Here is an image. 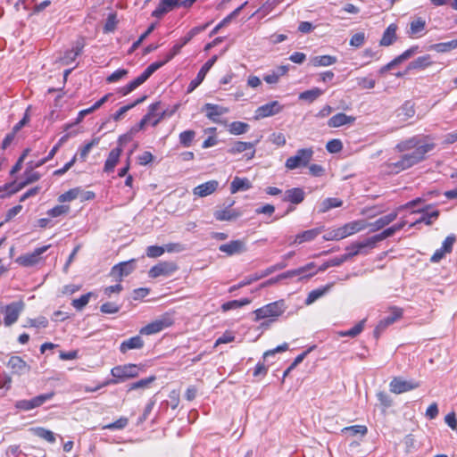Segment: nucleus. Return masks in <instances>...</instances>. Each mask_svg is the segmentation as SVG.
<instances>
[{"label":"nucleus","instance_id":"obj_38","mask_svg":"<svg viewBox=\"0 0 457 457\" xmlns=\"http://www.w3.org/2000/svg\"><path fill=\"white\" fill-rule=\"evenodd\" d=\"M343 204V201L339 198L329 197L324 199L320 205V212L324 213L328 212L332 208L340 207Z\"/></svg>","mask_w":457,"mask_h":457},{"label":"nucleus","instance_id":"obj_2","mask_svg":"<svg viewBox=\"0 0 457 457\" xmlns=\"http://www.w3.org/2000/svg\"><path fill=\"white\" fill-rule=\"evenodd\" d=\"M142 368L137 364L117 365L111 370L112 378L104 383V385H117L128 379L138 377Z\"/></svg>","mask_w":457,"mask_h":457},{"label":"nucleus","instance_id":"obj_13","mask_svg":"<svg viewBox=\"0 0 457 457\" xmlns=\"http://www.w3.org/2000/svg\"><path fill=\"white\" fill-rule=\"evenodd\" d=\"M316 265L314 262H309L305 266L300 267L298 269L287 270L280 275L278 278H289L293 277L299 276L300 278H308L314 276L317 273V270H313Z\"/></svg>","mask_w":457,"mask_h":457},{"label":"nucleus","instance_id":"obj_49","mask_svg":"<svg viewBox=\"0 0 457 457\" xmlns=\"http://www.w3.org/2000/svg\"><path fill=\"white\" fill-rule=\"evenodd\" d=\"M100 142V137H94L90 142L87 143L85 145L79 148V157L81 161H86L88 154L91 149L97 145Z\"/></svg>","mask_w":457,"mask_h":457},{"label":"nucleus","instance_id":"obj_8","mask_svg":"<svg viewBox=\"0 0 457 457\" xmlns=\"http://www.w3.org/2000/svg\"><path fill=\"white\" fill-rule=\"evenodd\" d=\"M25 308V303L22 300L12 302L4 306L3 310L4 317V324L5 327H10L14 324L21 313L23 312Z\"/></svg>","mask_w":457,"mask_h":457},{"label":"nucleus","instance_id":"obj_43","mask_svg":"<svg viewBox=\"0 0 457 457\" xmlns=\"http://www.w3.org/2000/svg\"><path fill=\"white\" fill-rule=\"evenodd\" d=\"M457 48V39L449 42L437 43L430 46V49L437 53H446Z\"/></svg>","mask_w":457,"mask_h":457},{"label":"nucleus","instance_id":"obj_19","mask_svg":"<svg viewBox=\"0 0 457 457\" xmlns=\"http://www.w3.org/2000/svg\"><path fill=\"white\" fill-rule=\"evenodd\" d=\"M178 269L173 262H162L152 267L148 272L150 278H158L160 276H170Z\"/></svg>","mask_w":457,"mask_h":457},{"label":"nucleus","instance_id":"obj_42","mask_svg":"<svg viewBox=\"0 0 457 457\" xmlns=\"http://www.w3.org/2000/svg\"><path fill=\"white\" fill-rule=\"evenodd\" d=\"M323 94V90L319 87H313L310 90L303 91L300 93L299 99L308 101L312 103L319 98Z\"/></svg>","mask_w":457,"mask_h":457},{"label":"nucleus","instance_id":"obj_64","mask_svg":"<svg viewBox=\"0 0 457 457\" xmlns=\"http://www.w3.org/2000/svg\"><path fill=\"white\" fill-rule=\"evenodd\" d=\"M100 310L103 313L105 314H114L120 311V307L113 303L108 302L103 303L100 307Z\"/></svg>","mask_w":457,"mask_h":457},{"label":"nucleus","instance_id":"obj_10","mask_svg":"<svg viewBox=\"0 0 457 457\" xmlns=\"http://www.w3.org/2000/svg\"><path fill=\"white\" fill-rule=\"evenodd\" d=\"M376 245L372 237H370L364 239L363 241L354 242L352 245H350L348 247H346L347 253H345V255L349 260L353 256L359 254H368L370 251L374 249Z\"/></svg>","mask_w":457,"mask_h":457},{"label":"nucleus","instance_id":"obj_39","mask_svg":"<svg viewBox=\"0 0 457 457\" xmlns=\"http://www.w3.org/2000/svg\"><path fill=\"white\" fill-rule=\"evenodd\" d=\"M30 431L37 436L47 441L48 443H54L55 442V436L54 432L51 430H48L46 428L37 427V428H32Z\"/></svg>","mask_w":457,"mask_h":457},{"label":"nucleus","instance_id":"obj_35","mask_svg":"<svg viewBox=\"0 0 457 457\" xmlns=\"http://www.w3.org/2000/svg\"><path fill=\"white\" fill-rule=\"evenodd\" d=\"M396 25L390 24L386 29L384 31L382 38L380 40V45L383 46H388L394 43L396 38Z\"/></svg>","mask_w":457,"mask_h":457},{"label":"nucleus","instance_id":"obj_52","mask_svg":"<svg viewBox=\"0 0 457 457\" xmlns=\"http://www.w3.org/2000/svg\"><path fill=\"white\" fill-rule=\"evenodd\" d=\"M118 23L117 14L115 12L109 13L105 24L104 26V32L110 33L113 32Z\"/></svg>","mask_w":457,"mask_h":457},{"label":"nucleus","instance_id":"obj_11","mask_svg":"<svg viewBox=\"0 0 457 457\" xmlns=\"http://www.w3.org/2000/svg\"><path fill=\"white\" fill-rule=\"evenodd\" d=\"M420 386V381L413 379L405 380L402 377H395L389 384L390 391L396 395L414 390Z\"/></svg>","mask_w":457,"mask_h":457},{"label":"nucleus","instance_id":"obj_31","mask_svg":"<svg viewBox=\"0 0 457 457\" xmlns=\"http://www.w3.org/2000/svg\"><path fill=\"white\" fill-rule=\"evenodd\" d=\"M40 179V174L37 171L26 170L25 171V179L19 184L14 182V188L11 189L7 195H12L21 190L27 185L31 184L33 182L37 181Z\"/></svg>","mask_w":457,"mask_h":457},{"label":"nucleus","instance_id":"obj_28","mask_svg":"<svg viewBox=\"0 0 457 457\" xmlns=\"http://www.w3.org/2000/svg\"><path fill=\"white\" fill-rule=\"evenodd\" d=\"M122 153V147L118 146L113 148L108 154V157L104 162V171L110 173L112 172L115 166L118 164L120 157Z\"/></svg>","mask_w":457,"mask_h":457},{"label":"nucleus","instance_id":"obj_9","mask_svg":"<svg viewBox=\"0 0 457 457\" xmlns=\"http://www.w3.org/2000/svg\"><path fill=\"white\" fill-rule=\"evenodd\" d=\"M172 324V319L165 314L154 321L148 323L139 330L140 335H154L161 332L162 329L170 327Z\"/></svg>","mask_w":457,"mask_h":457},{"label":"nucleus","instance_id":"obj_56","mask_svg":"<svg viewBox=\"0 0 457 457\" xmlns=\"http://www.w3.org/2000/svg\"><path fill=\"white\" fill-rule=\"evenodd\" d=\"M395 232H397V231L395 230V227L392 226V227L386 228L381 233L377 234L371 237H372L375 245H377L378 242H380L387 237H392Z\"/></svg>","mask_w":457,"mask_h":457},{"label":"nucleus","instance_id":"obj_14","mask_svg":"<svg viewBox=\"0 0 457 457\" xmlns=\"http://www.w3.org/2000/svg\"><path fill=\"white\" fill-rule=\"evenodd\" d=\"M135 268V260L131 259L128 262H120L114 265L111 270L110 275L120 282L124 277L132 273Z\"/></svg>","mask_w":457,"mask_h":457},{"label":"nucleus","instance_id":"obj_23","mask_svg":"<svg viewBox=\"0 0 457 457\" xmlns=\"http://www.w3.org/2000/svg\"><path fill=\"white\" fill-rule=\"evenodd\" d=\"M368 228V222L364 220H353L340 227L343 238L362 231Z\"/></svg>","mask_w":457,"mask_h":457},{"label":"nucleus","instance_id":"obj_60","mask_svg":"<svg viewBox=\"0 0 457 457\" xmlns=\"http://www.w3.org/2000/svg\"><path fill=\"white\" fill-rule=\"evenodd\" d=\"M165 252V249L163 246H158V245H150L146 248V255L149 258H157L161 255H162Z\"/></svg>","mask_w":457,"mask_h":457},{"label":"nucleus","instance_id":"obj_34","mask_svg":"<svg viewBox=\"0 0 457 457\" xmlns=\"http://www.w3.org/2000/svg\"><path fill=\"white\" fill-rule=\"evenodd\" d=\"M425 29H426V21L423 18L419 17L410 23V29H409L408 33L411 36L419 37L422 35Z\"/></svg>","mask_w":457,"mask_h":457},{"label":"nucleus","instance_id":"obj_37","mask_svg":"<svg viewBox=\"0 0 457 457\" xmlns=\"http://www.w3.org/2000/svg\"><path fill=\"white\" fill-rule=\"evenodd\" d=\"M337 62V57L332 55L315 56L311 61L315 67H327L335 64Z\"/></svg>","mask_w":457,"mask_h":457},{"label":"nucleus","instance_id":"obj_6","mask_svg":"<svg viewBox=\"0 0 457 457\" xmlns=\"http://www.w3.org/2000/svg\"><path fill=\"white\" fill-rule=\"evenodd\" d=\"M419 202H420V198L412 200V201L407 203L406 204L400 206L397 209V211L390 212L386 215H384V216L380 217L379 219L376 220L374 222L368 223V227L370 228L371 232L378 231V230L385 228L388 224H390L392 221H394L397 218L399 210L405 209V208H412Z\"/></svg>","mask_w":457,"mask_h":457},{"label":"nucleus","instance_id":"obj_20","mask_svg":"<svg viewBox=\"0 0 457 457\" xmlns=\"http://www.w3.org/2000/svg\"><path fill=\"white\" fill-rule=\"evenodd\" d=\"M219 250L225 253L227 255L231 256L239 254L246 251L245 242L241 239L232 240L227 244L220 245Z\"/></svg>","mask_w":457,"mask_h":457},{"label":"nucleus","instance_id":"obj_62","mask_svg":"<svg viewBox=\"0 0 457 457\" xmlns=\"http://www.w3.org/2000/svg\"><path fill=\"white\" fill-rule=\"evenodd\" d=\"M128 74V71L125 69H119L109 75L106 79L107 82L114 83L124 78Z\"/></svg>","mask_w":457,"mask_h":457},{"label":"nucleus","instance_id":"obj_41","mask_svg":"<svg viewBox=\"0 0 457 457\" xmlns=\"http://www.w3.org/2000/svg\"><path fill=\"white\" fill-rule=\"evenodd\" d=\"M156 379L155 376H150L148 378L140 379L138 381L130 383L128 386V391L138 390V389H145L150 386V385Z\"/></svg>","mask_w":457,"mask_h":457},{"label":"nucleus","instance_id":"obj_63","mask_svg":"<svg viewBox=\"0 0 457 457\" xmlns=\"http://www.w3.org/2000/svg\"><path fill=\"white\" fill-rule=\"evenodd\" d=\"M168 62H165V58L162 61L154 62L151 63L145 71V75L149 79V77L156 71L158 69L162 67L164 64H166Z\"/></svg>","mask_w":457,"mask_h":457},{"label":"nucleus","instance_id":"obj_30","mask_svg":"<svg viewBox=\"0 0 457 457\" xmlns=\"http://www.w3.org/2000/svg\"><path fill=\"white\" fill-rule=\"evenodd\" d=\"M145 343L142 337L137 335L121 342L120 351L126 353L129 350L141 349Z\"/></svg>","mask_w":457,"mask_h":457},{"label":"nucleus","instance_id":"obj_46","mask_svg":"<svg viewBox=\"0 0 457 457\" xmlns=\"http://www.w3.org/2000/svg\"><path fill=\"white\" fill-rule=\"evenodd\" d=\"M146 98L145 96L137 99L134 103L130 104H128V105H124L122 107H120L113 115H112V119L115 120V121H118L120 120L123 115L129 111L130 110L131 108L135 107L136 105L141 104L142 102L145 101V99Z\"/></svg>","mask_w":457,"mask_h":457},{"label":"nucleus","instance_id":"obj_24","mask_svg":"<svg viewBox=\"0 0 457 457\" xmlns=\"http://www.w3.org/2000/svg\"><path fill=\"white\" fill-rule=\"evenodd\" d=\"M219 188V182L217 180H209L205 183L200 184L193 189V194L198 197H206Z\"/></svg>","mask_w":457,"mask_h":457},{"label":"nucleus","instance_id":"obj_40","mask_svg":"<svg viewBox=\"0 0 457 457\" xmlns=\"http://www.w3.org/2000/svg\"><path fill=\"white\" fill-rule=\"evenodd\" d=\"M331 287H332V284H329L321 288H318V289L311 291L305 300V303L308 305L312 304L316 300H318L319 298L323 296L331 288Z\"/></svg>","mask_w":457,"mask_h":457},{"label":"nucleus","instance_id":"obj_54","mask_svg":"<svg viewBox=\"0 0 457 457\" xmlns=\"http://www.w3.org/2000/svg\"><path fill=\"white\" fill-rule=\"evenodd\" d=\"M70 212L69 205H56L54 208L47 211V215L55 218L62 215H65Z\"/></svg>","mask_w":457,"mask_h":457},{"label":"nucleus","instance_id":"obj_58","mask_svg":"<svg viewBox=\"0 0 457 457\" xmlns=\"http://www.w3.org/2000/svg\"><path fill=\"white\" fill-rule=\"evenodd\" d=\"M128 423H129L128 418L120 417L116 421L104 426V429H110V430L122 429V428H124L128 425Z\"/></svg>","mask_w":457,"mask_h":457},{"label":"nucleus","instance_id":"obj_29","mask_svg":"<svg viewBox=\"0 0 457 457\" xmlns=\"http://www.w3.org/2000/svg\"><path fill=\"white\" fill-rule=\"evenodd\" d=\"M356 118L353 116L346 115L345 113L339 112L332 116L328 120L329 128H338L346 124H352L355 121Z\"/></svg>","mask_w":457,"mask_h":457},{"label":"nucleus","instance_id":"obj_53","mask_svg":"<svg viewBox=\"0 0 457 457\" xmlns=\"http://www.w3.org/2000/svg\"><path fill=\"white\" fill-rule=\"evenodd\" d=\"M343 433H350L352 436H356L360 434L361 436H365L368 432V428L366 426L362 425H353L350 427L344 428L342 429Z\"/></svg>","mask_w":457,"mask_h":457},{"label":"nucleus","instance_id":"obj_45","mask_svg":"<svg viewBox=\"0 0 457 457\" xmlns=\"http://www.w3.org/2000/svg\"><path fill=\"white\" fill-rule=\"evenodd\" d=\"M249 125L243 121H233L229 124L228 131L232 135H242L248 131Z\"/></svg>","mask_w":457,"mask_h":457},{"label":"nucleus","instance_id":"obj_15","mask_svg":"<svg viewBox=\"0 0 457 457\" xmlns=\"http://www.w3.org/2000/svg\"><path fill=\"white\" fill-rule=\"evenodd\" d=\"M217 59V55H213L202 66L196 77L189 83L187 87V93L193 92L204 81L206 74L208 73L210 69L214 65Z\"/></svg>","mask_w":457,"mask_h":457},{"label":"nucleus","instance_id":"obj_33","mask_svg":"<svg viewBox=\"0 0 457 457\" xmlns=\"http://www.w3.org/2000/svg\"><path fill=\"white\" fill-rule=\"evenodd\" d=\"M251 187L252 184L248 179L235 177L230 184V193L236 194L238 191H245Z\"/></svg>","mask_w":457,"mask_h":457},{"label":"nucleus","instance_id":"obj_1","mask_svg":"<svg viewBox=\"0 0 457 457\" xmlns=\"http://www.w3.org/2000/svg\"><path fill=\"white\" fill-rule=\"evenodd\" d=\"M426 138L428 137L415 136L398 143L395 146L398 152H411L403 154L397 162H386L387 170L392 173H399L422 162L426 154L435 148V144L425 141Z\"/></svg>","mask_w":457,"mask_h":457},{"label":"nucleus","instance_id":"obj_16","mask_svg":"<svg viewBox=\"0 0 457 457\" xmlns=\"http://www.w3.org/2000/svg\"><path fill=\"white\" fill-rule=\"evenodd\" d=\"M283 109V106L279 104L278 101H271L268 104L261 105L255 111V119H263L266 117L273 116L280 112Z\"/></svg>","mask_w":457,"mask_h":457},{"label":"nucleus","instance_id":"obj_44","mask_svg":"<svg viewBox=\"0 0 457 457\" xmlns=\"http://www.w3.org/2000/svg\"><path fill=\"white\" fill-rule=\"evenodd\" d=\"M250 303H251V300L248 299V298H243V299H240V300H232V301H228L227 303H224L221 305V310L223 312H228V311H230V310H233V309L241 308L243 306H245V305L249 304Z\"/></svg>","mask_w":457,"mask_h":457},{"label":"nucleus","instance_id":"obj_4","mask_svg":"<svg viewBox=\"0 0 457 457\" xmlns=\"http://www.w3.org/2000/svg\"><path fill=\"white\" fill-rule=\"evenodd\" d=\"M313 154L314 152L312 147L301 148L296 151L294 156L287 159L285 166L289 170L306 167L312 159Z\"/></svg>","mask_w":457,"mask_h":457},{"label":"nucleus","instance_id":"obj_36","mask_svg":"<svg viewBox=\"0 0 457 457\" xmlns=\"http://www.w3.org/2000/svg\"><path fill=\"white\" fill-rule=\"evenodd\" d=\"M148 79V78L145 75V73L143 72L141 75H139L137 78H136L135 79H133L132 81H130L129 84H127L126 86H124L121 89H120V92L122 93V95L126 96L129 93H131L132 91H134L136 88H137L139 86H141L143 83H145L146 80Z\"/></svg>","mask_w":457,"mask_h":457},{"label":"nucleus","instance_id":"obj_61","mask_svg":"<svg viewBox=\"0 0 457 457\" xmlns=\"http://www.w3.org/2000/svg\"><path fill=\"white\" fill-rule=\"evenodd\" d=\"M357 84L362 89H371L375 87L376 81L373 79L361 77L357 78Z\"/></svg>","mask_w":457,"mask_h":457},{"label":"nucleus","instance_id":"obj_26","mask_svg":"<svg viewBox=\"0 0 457 457\" xmlns=\"http://www.w3.org/2000/svg\"><path fill=\"white\" fill-rule=\"evenodd\" d=\"M84 46H85L84 38L81 37V38L78 39L76 41L73 48L71 50L67 51L64 54L63 57L62 58V63L67 65V64H70L71 62H72L73 61H75V59L81 54Z\"/></svg>","mask_w":457,"mask_h":457},{"label":"nucleus","instance_id":"obj_22","mask_svg":"<svg viewBox=\"0 0 457 457\" xmlns=\"http://www.w3.org/2000/svg\"><path fill=\"white\" fill-rule=\"evenodd\" d=\"M202 111L205 112L209 120L217 123L220 121V117L227 113L228 109L219 104L207 103L203 106Z\"/></svg>","mask_w":457,"mask_h":457},{"label":"nucleus","instance_id":"obj_47","mask_svg":"<svg viewBox=\"0 0 457 457\" xmlns=\"http://www.w3.org/2000/svg\"><path fill=\"white\" fill-rule=\"evenodd\" d=\"M431 57L428 54L420 56L409 64L410 69H424L431 65Z\"/></svg>","mask_w":457,"mask_h":457},{"label":"nucleus","instance_id":"obj_51","mask_svg":"<svg viewBox=\"0 0 457 457\" xmlns=\"http://www.w3.org/2000/svg\"><path fill=\"white\" fill-rule=\"evenodd\" d=\"M195 137V132L194 130H185L179 134V143L185 147H189L192 145Z\"/></svg>","mask_w":457,"mask_h":457},{"label":"nucleus","instance_id":"obj_3","mask_svg":"<svg viewBox=\"0 0 457 457\" xmlns=\"http://www.w3.org/2000/svg\"><path fill=\"white\" fill-rule=\"evenodd\" d=\"M287 306L284 300L268 303L253 312L255 315L254 320L269 319L270 322H273L285 312Z\"/></svg>","mask_w":457,"mask_h":457},{"label":"nucleus","instance_id":"obj_27","mask_svg":"<svg viewBox=\"0 0 457 457\" xmlns=\"http://www.w3.org/2000/svg\"><path fill=\"white\" fill-rule=\"evenodd\" d=\"M321 232V228H316L297 234L290 245H301L314 240Z\"/></svg>","mask_w":457,"mask_h":457},{"label":"nucleus","instance_id":"obj_55","mask_svg":"<svg viewBox=\"0 0 457 457\" xmlns=\"http://www.w3.org/2000/svg\"><path fill=\"white\" fill-rule=\"evenodd\" d=\"M91 295V293H87L82 295L79 298L73 299L71 305L79 311L82 310L88 303Z\"/></svg>","mask_w":457,"mask_h":457},{"label":"nucleus","instance_id":"obj_57","mask_svg":"<svg viewBox=\"0 0 457 457\" xmlns=\"http://www.w3.org/2000/svg\"><path fill=\"white\" fill-rule=\"evenodd\" d=\"M48 326V320L46 317H38L36 319H29L25 327L33 328H46Z\"/></svg>","mask_w":457,"mask_h":457},{"label":"nucleus","instance_id":"obj_48","mask_svg":"<svg viewBox=\"0 0 457 457\" xmlns=\"http://www.w3.org/2000/svg\"><path fill=\"white\" fill-rule=\"evenodd\" d=\"M81 189L79 187H74L67 192L62 194L58 197V201L60 203H65V202H71L78 198L79 195L80 194Z\"/></svg>","mask_w":457,"mask_h":457},{"label":"nucleus","instance_id":"obj_21","mask_svg":"<svg viewBox=\"0 0 457 457\" xmlns=\"http://www.w3.org/2000/svg\"><path fill=\"white\" fill-rule=\"evenodd\" d=\"M391 314L379 321L375 328V333L378 334L385 330L388 326L395 322L397 320L401 319L403 316V310L399 307H391L390 308Z\"/></svg>","mask_w":457,"mask_h":457},{"label":"nucleus","instance_id":"obj_32","mask_svg":"<svg viewBox=\"0 0 457 457\" xmlns=\"http://www.w3.org/2000/svg\"><path fill=\"white\" fill-rule=\"evenodd\" d=\"M304 196L305 193L302 188L295 187L285 192L283 201L299 204L304 200Z\"/></svg>","mask_w":457,"mask_h":457},{"label":"nucleus","instance_id":"obj_50","mask_svg":"<svg viewBox=\"0 0 457 457\" xmlns=\"http://www.w3.org/2000/svg\"><path fill=\"white\" fill-rule=\"evenodd\" d=\"M366 320H362L360 322H358L354 327H353L351 329L342 331L339 333L341 337H355L359 334L361 333V331L364 328Z\"/></svg>","mask_w":457,"mask_h":457},{"label":"nucleus","instance_id":"obj_5","mask_svg":"<svg viewBox=\"0 0 457 457\" xmlns=\"http://www.w3.org/2000/svg\"><path fill=\"white\" fill-rule=\"evenodd\" d=\"M54 395V392L37 395L31 399L18 400L14 403L17 410L29 411L42 406L46 401L51 400Z\"/></svg>","mask_w":457,"mask_h":457},{"label":"nucleus","instance_id":"obj_18","mask_svg":"<svg viewBox=\"0 0 457 457\" xmlns=\"http://www.w3.org/2000/svg\"><path fill=\"white\" fill-rule=\"evenodd\" d=\"M259 143V140L254 142H242L237 141L235 142L228 150V152L231 154H237L243 153L246 150H252L250 154H245L246 160H252L255 154V145Z\"/></svg>","mask_w":457,"mask_h":457},{"label":"nucleus","instance_id":"obj_12","mask_svg":"<svg viewBox=\"0 0 457 457\" xmlns=\"http://www.w3.org/2000/svg\"><path fill=\"white\" fill-rule=\"evenodd\" d=\"M50 245L36 248L32 253L22 254L16 259V262L23 267H31L41 261V255L48 250Z\"/></svg>","mask_w":457,"mask_h":457},{"label":"nucleus","instance_id":"obj_7","mask_svg":"<svg viewBox=\"0 0 457 457\" xmlns=\"http://www.w3.org/2000/svg\"><path fill=\"white\" fill-rule=\"evenodd\" d=\"M195 0H160L158 6L152 12V16L161 18L175 7H190Z\"/></svg>","mask_w":457,"mask_h":457},{"label":"nucleus","instance_id":"obj_59","mask_svg":"<svg viewBox=\"0 0 457 457\" xmlns=\"http://www.w3.org/2000/svg\"><path fill=\"white\" fill-rule=\"evenodd\" d=\"M326 148L331 154L339 153L343 148V144L339 139H331L327 143Z\"/></svg>","mask_w":457,"mask_h":457},{"label":"nucleus","instance_id":"obj_17","mask_svg":"<svg viewBox=\"0 0 457 457\" xmlns=\"http://www.w3.org/2000/svg\"><path fill=\"white\" fill-rule=\"evenodd\" d=\"M7 367L14 375L21 376L30 371V366L20 356H12L8 362Z\"/></svg>","mask_w":457,"mask_h":457},{"label":"nucleus","instance_id":"obj_25","mask_svg":"<svg viewBox=\"0 0 457 457\" xmlns=\"http://www.w3.org/2000/svg\"><path fill=\"white\" fill-rule=\"evenodd\" d=\"M234 201L226 208L216 210L213 213L214 218L219 221H230L241 216V212L230 207L234 204Z\"/></svg>","mask_w":457,"mask_h":457}]
</instances>
